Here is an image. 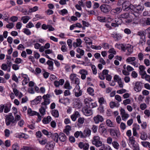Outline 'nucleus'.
I'll return each instance as SVG.
<instances>
[{"label": "nucleus", "mask_w": 150, "mask_h": 150, "mask_svg": "<svg viewBox=\"0 0 150 150\" xmlns=\"http://www.w3.org/2000/svg\"><path fill=\"white\" fill-rule=\"evenodd\" d=\"M64 86L65 88L69 90L71 89L72 88L71 86H70L69 82L68 81L66 82Z\"/></svg>", "instance_id": "f704fd0d"}, {"label": "nucleus", "mask_w": 150, "mask_h": 150, "mask_svg": "<svg viewBox=\"0 0 150 150\" xmlns=\"http://www.w3.org/2000/svg\"><path fill=\"white\" fill-rule=\"evenodd\" d=\"M52 115L55 117H59V114L57 110H54L52 112Z\"/></svg>", "instance_id": "bb28decb"}, {"label": "nucleus", "mask_w": 150, "mask_h": 150, "mask_svg": "<svg viewBox=\"0 0 150 150\" xmlns=\"http://www.w3.org/2000/svg\"><path fill=\"white\" fill-rule=\"evenodd\" d=\"M97 20L101 22H104L105 21V18L103 17L98 16L97 17Z\"/></svg>", "instance_id": "a19ab883"}, {"label": "nucleus", "mask_w": 150, "mask_h": 150, "mask_svg": "<svg viewBox=\"0 0 150 150\" xmlns=\"http://www.w3.org/2000/svg\"><path fill=\"white\" fill-rule=\"evenodd\" d=\"M110 133L111 136L115 138L119 137L120 135V133L119 131L116 129H110Z\"/></svg>", "instance_id": "0eeeda50"}, {"label": "nucleus", "mask_w": 150, "mask_h": 150, "mask_svg": "<svg viewBox=\"0 0 150 150\" xmlns=\"http://www.w3.org/2000/svg\"><path fill=\"white\" fill-rule=\"evenodd\" d=\"M93 119L96 124H98L100 122H102L104 120L103 117L99 115H98L94 117Z\"/></svg>", "instance_id": "ddd939ff"}, {"label": "nucleus", "mask_w": 150, "mask_h": 150, "mask_svg": "<svg viewBox=\"0 0 150 150\" xmlns=\"http://www.w3.org/2000/svg\"><path fill=\"white\" fill-rule=\"evenodd\" d=\"M112 144L115 149H118L119 148V145L117 142L114 141L112 142Z\"/></svg>", "instance_id": "72a5a7b5"}, {"label": "nucleus", "mask_w": 150, "mask_h": 150, "mask_svg": "<svg viewBox=\"0 0 150 150\" xmlns=\"http://www.w3.org/2000/svg\"><path fill=\"white\" fill-rule=\"evenodd\" d=\"M42 132L48 137H50V136H51V132H48L47 130L44 129L42 130Z\"/></svg>", "instance_id": "cd10ccee"}, {"label": "nucleus", "mask_w": 150, "mask_h": 150, "mask_svg": "<svg viewBox=\"0 0 150 150\" xmlns=\"http://www.w3.org/2000/svg\"><path fill=\"white\" fill-rule=\"evenodd\" d=\"M76 51L78 53H79L81 56H83L84 54V50L80 48H77L76 49Z\"/></svg>", "instance_id": "ea45409f"}, {"label": "nucleus", "mask_w": 150, "mask_h": 150, "mask_svg": "<svg viewBox=\"0 0 150 150\" xmlns=\"http://www.w3.org/2000/svg\"><path fill=\"white\" fill-rule=\"evenodd\" d=\"M101 11L104 13L108 12L111 10V7L109 5L107 4H103L100 7Z\"/></svg>", "instance_id": "6e6552de"}, {"label": "nucleus", "mask_w": 150, "mask_h": 150, "mask_svg": "<svg viewBox=\"0 0 150 150\" xmlns=\"http://www.w3.org/2000/svg\"><path fill=\"white\" fill-rule=\"evenodd\" d=\"M137 35L139 36L140 38L146 37V35L144 34V32L143 30L138 31L137 33Z\"/></svg>", "instance_id": "473e14b6"}, {"label": "nucleus", "mask_w": 150, "mask_h": 150, "mask_svg": "<svg viewBox=\"0 0 150 150\" xmlns=\"http://www.w3.org/2000/svg\"><path fill=\"white\" fill-rule=\"evenodd\" d=\"M12 149L13 150H18L19 149V147L18 144H13L12 146Z\"/></svg>", "instance_id": "3c124183"}, {"label": "nucleus", "mask_w": 150, "mask_h": 150, "mask_svg": "<svg viewBox=\"0 0 150 150\" xmlns=\"http://www.w3.org/2000/svg\"><path fill=\"white\" fill-rule=\"evenodd\" d=\"M74 90L75 91V95L76 97H78L82 95V92L80 90V88L79 86H76Z\"/></svg>", "instance_id": "f8f14e48"}, {"label": "nucleus", "mask_w": 150, "mask_h": 150, "mask_svg": "<svg viewBox=\"0 0 150 150\" xmlns=\"http://www.w3.org/2000/svg\"><path fill=\"white\" fill-rule=\"evenodd\" d=\"M146 37L140 38V40L139 41V44L143 45L146 42Z\"/></svg>", "instance_id": "c756f323"}, {"label": "nucleus", "mask_w": 150, "mask_h": 150, "mask_svg": "<svg viewBox=\"0 0 150 150\" xmlns=\"http://www.w3.org/2000/svg\"><path fill=\"white\" fill-rule=\"evenodd\" d=\"M76 76V74H71L70 75V78L71 81H74Z\"/></svg>", "instance_id": "e2e57ef3"}, {"label": "nucleus", "mask_w": 150, "mask_h": 150, "mask_svg": "<svg viewBox=\"0 0 150 150\" xmlns=\"http://www.w3.org/2000/svg\"><path fill=\"white\" fill-rule=\"evenodd\" d=\"M21 19L23 20V22L24 23H26L29 20V17L26 16L22 17Z\"/></svg>", "instance_id": "58836bf2"}, {"label": "nucleus", "mask_w": 150, "mask_h": 150, "mask_svg": "<svg viewBox=\"0 0 150 150\" xmlns=\"http://www.w3.org/2000/svg\"><path fill=\"white\" fill-rule=\"evenodd\" d=\"M5 136L6 137H8L10 134V132L9 129H6L4 131Z\"/></svg>", "instance_id": "13d9d810"}, {"label": "nucleus", "mask_w": 150, "mask_h": 150, "mask_svg": "<svg viewBox=\"0 0 150 150\" xmlns=\"http://www.w3.org/2000/svg\"><path fill=\"white\" fill-rule=\"evenodd\" d=\"M117 47L119 49L121 48L122 50L124 51H125L127 50L128 52L127 54L128 55L130 54L133 52V49L129 44H119L118 45Z\"/></svg>", "instance_id": "f257e3e1"}, {"label": "nucleus", "mask_w": 150, "mask_h": 150, "mask_svg": "<svg viewBox=\"0 0 150 150\" xmlns=\"http://www.w3.org/2000/svg\"><path fill=\"white\" fill-rule=\"evenodd\" d=\"M6 123L7 126L9 125L11 123L12 126H14L16 124V122L14 120L13 116L7 117L6 119Z\"/></svg>", "instance_id": "20e7f679"}, {"label": "nucleus", "mask_w": 150, "mask_h": 150, "mask_svg": "<svg viewBox=\"0 0 150 150\" xmlns=\"http://www.w3.org/2000/svg\"><path fill=\"white\" fill-rule=\"evenodd\" d=\"M129 139V140L130 141L129 142L131 144L136 143L135 140V138L133 137L132 136L130 137Z\"/></svg>", "instance_id": "603ef678"}, {"label": "nucleus", "mask_w": 150, "mask_h": 150, "mask_svg": "<svg viewBox=\"0 0 150 150\" xmlns=\"http://www.w3.org/2000/svg\"><path fill=\"white\" fill-rule=\"evenodd\" d=\"M38 10V7L36 6H35L33 8H30L29 10V12L30 13L34 12Z\"/></svg>", "instance_id": "37998d69"}, {"label": "nucleus", "mask_w": 150, "mask_h": 150, "mask_svg": "<svg viewBox=\"0 0 150 150\" xmlns=\"http://www.w3.org/2000/svg\"><path fill=\"white\" fill-rule=\"evenodd\" d=\"M8 67V65L5 64H2L1 67L2 69L4 71L6 70Z\"/></svg>", "instance_id": "052dcab7"}, {"label": "nucleus", "mask_w": 150, "mask_h": 150, "mask_svg": "<svg viewBox=\"0 0 150 150\" xmlns=\"http://www.w3.org/2000/svg\"><path fill=\"white\" fill-rule=\"evenodd\" d=\"M43 99L44 100V102L41 103L42 105H46L50 104V101L49 99L47 98L46 96H43L42 97Z\"/></svg>", "instance_id": "6ab92c4d"}, {"label": "nucleus", "mask_w": 150, "mask_h": 150, "mask_svg": "<svg viewBox=\"0 0 150 150\" xmlns=\"http://www.w3.org/2000/svg\"><path fill=\"white\" fill-rule=\"evenodd\" d=\"M107 125L109 127H112V121L108 119L106 121Z\"/></svg>", "instance_id": "de8ad7c7"}, {"label": "nucleus", "mask_w": 150, "mask_h": 150, "mask_svg": "<svg viewBox=\"0 0 150 150\" xmlns=\"http://www.w3.org/2000/svg\"><path fill=\"white\" fill-rule=\"evenodd\" d=\"M133 85H134V89L136 92L140 91L143 87L142 83L139 81H137L134 84L133 83Z\"/></svg>", "instance_id": "423d86ee"}, {"label": "nucleus", "mask_w": 150, "mask_h": 150, "mask_svg": "<svg viewBox=\"0 0 150 150\" xmlns=\"http://www.w3.org/2000/svg\"><path fill=\"white\" fill-rule=\"evenodd\" d=\"M59 138L61 142H64L67 139V137L65 134L63 133H60L59 134Z\"/></svg>", "instance_id": "dca6fc26"}, {"label": "nucleus", "mask_w": 150, "mask_h": 150, "mask_svg": "<svg viewBox=\"0 0 150 150\" xmlns=\"http://www.w3.org/2000/svg\"><path fill=\"white\" fill-rule=\"evenodd\" d=\"M129 18V14L128 13H125L121 14L120 16V18L124 19H126L125 22L126 23H129L132 21L128 18Z\"/></svg>", "instance_id": "1a4fd4ad"}, {"label": "nucleus", "mask_w": 150, "mask_h": 150, "mask_svg": "<svg viewBox=\"0 0 150 150\" xmlns=\"http://www.w3.org/2000/svg\"><path fill=\"white\" fill-rule=\"evenodd\" d=\"M12 79L15 81L16 83H18V79L15 74L13 75L12 76Z\"/></svg>", "instance_id": "0e129e2a"}, {"label": "nucleus", "mask_w": 150, "mask_h": 150, "mask_svg": "<svg viewBox=\"0 0 150 150\" xmlns=\"http://www.w3.org/2000/svg\"><path fill=\"white\" fill-rule=\"evenodd\" d=\"M115 22L118 24V25H120L122 23V20L120 18H115Z\"/></svg>", "instance_id": "c03bdc74"}, {"label": "nucleus", "mask_w": 150, "mask_h": 150, "mask_svg": "<svg viewBox=\"0 0 150 150\" xmlns=\"http://www.w3.org/2000/svg\"><path fill=\"white\" fill-rule=\"evenodd\" d=\"M128 2H127V1H124L123 3L122 4V8L124 10H125L127 9H128V10L129 8H130V6H129L127 5V3Z\"/></svg>", "instance_id": "c85d7f7f"}, {"label": "nucleus", "mask_w": 150, "mask_h": 150, "mask_svg": "<svg viewBox=\"0 0 150 150\" xmlns=\"http://www.w3.org/2000/svg\"><path fill=\"white\" fill-rule=\"evenodd\" d=\"M18 19V18L17 16H13L11 17L10 20L11 21L14 22L17 21Z\"/></svg>", "instance_id": "8fccbe9b"}, {"label": "nucleus", "mask_w": 150, "mask_h": 150, "mask_svg": "<svg viewBox=\"0 0 150 150\" xmlns=\"http://www.w3.org/2000/svg\"><path fill=\"white\" fill-rule=\"evenodd\" d=\"M29 81V79H28L26 77H24V79L23 81L22 85H25L27 84L28 82Z\"/></svg>", "instance_id": "680f3d73"}, {"label": "nucleus", "mask_w": 150, "mask_h": 150, "mask_svg": "<svg viewBox=\"0 0 150 150\" xmlns=\"http://www.w3.org/2000/svg\"><path fill=\"white\" fill-rule=\"evenodd\" d=\"M122 120L124 121H125L129 117V115L127 113L122 115H121Z\"/></svg>", "instance_id": "49530a36"}, {"label": "nucleus", "mask_w": 150, "mask_h": 150, "mask_svg": "<svg viewBox=\"0 0 150 150\" xmlns=\"http://www.w3.org/2000/svg\"><path fill=\"white\" fill-rule=\"evenodd\" d=\"M85 119L83 117H79L78 120L77 125L78 126H81L84 123Z\"/></svg>", "instance_id": "412c9836"}, {"label": "nucleus", "mask_w": 150, "mask_h": 150, "mask_svg": "<svg viewBox=\"0 0 150 150\" xmlns=\"http://www.w3.org/2000/svg\"><path fill=\"white\" fill-rule=\"evenodd\" d=\"M100 138L98 136H95L92 140V144L97 147H99L102 146V143L100 140Z\"/></svg>", "instance_id": "f03ea898"}, {"label": "nucleus", "mask_w": 150, "mask_h": 150, "mask_svg": "<svg viewBox=\"0 0 150 150\" xmlns=\"http://www.w3.org/2000/svg\"><path fill=\"white\" fill-rule=\"evenodd\" d=\"M42 99V97L41 96H37L35 99L31 101V103L33 105L38 104Z\"/></svg>", "instance_id": "f3484780"}, {"label": "nucleus", "mask_w": 150, "mask_h": 150, "mask_svg": "<svg viewBox=\"0 0 150 150\" xmlns=\"http://www.w3.org/2000/svg\"><path fill=\"white\" fill-rule=\"evenodd\" d=\"M144 78L145 80L148 81L149 83L150 82V75L146 74L145 76H144Z\"/></svg>", "instance_id": "774afa93"}, {"label": "nucleus", "mask_w": 150, "mask_h": 150, "mask_svg": "<svg viewBox=\"0 0 150 150\" xmlns=\"http://www.w3.org/2000/svg\"><path fill=\"white\" fill-rule=\"evenodd\" d=\"M55 143L53 141H48L47 143L44 150H53Z\"/></svg>", "instance_id": "39448f33"}, {"label": "nucleus", "mask_w": 150, "mask_h": 150, "mask_svg": "<svg viewBox=\"0 0 150 150\" xmlns=\"http://www.w3.org/2000/svg\"><path fill=\"white\" fill-rule=\"evenodd\" d=\"M91 68L93 74L95 75L97 73V71L95 66L94 65H92Z\"/></svg>", "instance_id": "864d4df0"}, {"label": "nucleus", "mask_w": 150, "mask_h": 150, "mask_svg": "<svg viewBox=\"0 0 150 150\" xmlns=\"http://www.w3.org/2000/svg\"><path fill=\"white\" fill-rule=\"evenodd\" d=\"M147 137V134L144 132H142L141 133L140 138L143 140H146Z\"/></svg>", "instance_id": "b1692460"}, {"label": "nucleus", "mask_w": 150, "mask_h": 150, "mask_svg": "<svg viewBox=\"0 0 150 150\" xmlns=\"http://www.w3.org/2000/svg\"><path fill=\"white\" fill-rule=\"evenodd\" d=\"M91 131L88 128L85 129L83 132V138H86V137H89L91 134Z\"/></svg>", "instance_id": "2eb2a0df"}, {"label": "nucleus", "mask_w": 150, "mask_h": 150, "mask_svg": "<svg viewBox=\"0 0 150 150\" xmlns=\"http://www.w3.org/2000/svg\"><path fill=\"white\" fill-rule=\"evenodd\" d=\"M51 136H50V137L52 138L56 142H58V138L59 135L57 133H55L54 134H52L51 133Z\"/></svg>", "instance_id": "a211bd4d"}, {"label": "nucleus", "mask_w": 150, "mask_h": 150, "mask_svg": "<svg viewBox=\"0 0 150 150\" xmlns=\"http://www.w3.org/2000/svg\"><path fill=\"white\" fill-rule=\"evenodd\" d=\"M18 136L19 138H23L25 139H28L29 137V136L28 135L22 133L19 134Z\"/></svg>", "instance_id": "7c9ffc66"}, {"label": "nucleus", "mask_w": 150, "mask_h": 150, "mask_svg": "<svg viewBox=\"0 0 150 150\" xmlns=\"http://www.w3.org/2000/svg\"><path fill=\"white\" fill-rule=\"evenodd\" d=\"M145 23L146 24V25H150V18H145Z\"/></svg>", "instance_id": "338daca9"}, {"label": "nucleus", "mask_w": 150, "mask_h": 150, "mask_svg": "<svg viewBox=\"0 0 150 150\" xmlns=\"http://www.w3.org/2000/svg\"><path fill=\"white\" fill-rule=\"evenodd\" d=\"M72 40L70 39H68L67 41V44L69 47V48H71L72 47Z\"/></svg>", "instance_id": "bf43d9fd"}, {"label": "nucleus", "mask_w": 150, "mask_h": 150, "mask_svg": "<svg viewBox=\"0 0 150 150\" xmlns=\"http://www.w3.org/2000/svg\"><path fill=\"white\" fill-rule=\"evenodd\" d=\"M79 147L81 149L84 150H88L89 147V145L88 143L80 142L78 144Z\"/></svg>", "instance_id": "9d476101"}, {"label": "nucleus", "mask_w": 150, "mask_h": 150, "mask_svg": "<svg viewBox=\"0 0 150 150\" xmlns=\"http://www.w3.org/2000/svg\"><path fill=\"white\" fill-rule=\"evenodd\" d=\"M23 32L27 35H29L31 34V33L30 30L28 29L24 28Z\"/></svg>", "instance_id": "4d7b16f0"}, {"label": "nucleus", "mask_w": 150, "mask_h": 150, "mask_svg": "<svg viewBox=\"0 0 150 150\" xmlns=\"http://www.w3.org/2000/svg\"><path fill=\"white\" fill-rule=\"evenodd\" d=\"M74 136L76 138H78L79 136L81 138H83V132L81 131H77L75 133Z\"/></svg>", "instance_id": "393cba45"}, {"label": "nucleus", "mask_w": 150, "mask_h": 150, "mask_svg": "<svg viewBox=\"0 0 150 150\" xmlns=\"http://www.w3.org/2000/svg\"><path fill=\"white\" fill-rule=\"evenodd\" d=\"M79 73L81 74V78L82 80H84L86 78V75L88 74V71L84 69L80 70Z\"/></svg>", "instance_id": "4468645a"}, {"label": "nucleus", "mask_w": 150, "mask_h": 150, "mask_svg": "<svg viewBox=\"0 0 150 150\" xmlns=\"http://www.w3.org/2000/svg\"><path fill=\"white\" fill-rule=\"evenodd\" d=\"M119 104L117 106L115 103L114 102H111L110 103V107L111 108H113L115 107H118L119 106Z\"/></svg>", "instance_id": "a18cd8bd"}, {"label": "nucleus", "mask_w": 150, "mask_h": 150, "mask_svg": "<svg viewBox=\"0 0 150 150\" xmlns=\"http://www.w3.org/2000/svg\"><path fill=\"white\" fill-rule=\"evenodd\" d=\"M150 143L147 142H142L141 144L144 147H147V146H149Z\"/></svg>", "instance_id": "5fc2aeb1"}, {"label": "nucleus", "mask_w": 150, "mask_h": 150, "mask_svg": "<svg viewBox=\"0 0 150 150\" xmlns=\"http://www.w3.org/2000/svg\"><path fill=\"white\" fill-rule=\"evenodd\" d=\"M136 58L134 57H129L127 58L126 61L128 62H133L136 60Z\"/></svg>", "instance_id": "c9c22d12"}, {"label": "nucleus", "mask_w": 150, "mask_h": 150, "mask_svg": "<svg viewBox=\"0 0 150 150\" xmlns=\"http://www.w3.org/2000/svg\"><path fill=\"white\" fill-rule=\"evenodd\" d=\"M39 143L41 145H44L46 144L48 142L47 139L46 138H42L38 139Z\"/></svg>", "instance_id": "4be33fe9"}, {"label": "nucleus", "mask_w": 150, "mask_h": 150, "mask_svg": "<svg viewBox=\"0 0 150 150\" xmlns=\"http://www.w3.org/2000/svg\"><path fill=\"white\" fill-rule=\"evenodd\" d=\"M112 11L115 13H118L122 11V9L121 8L118 7L115 9H113Z\"/></svg>", "instance_id": "2f4dec72"}, {"label": "nucleus", "mask_w": 150, "mask_h": 150, "mask_svg": "<svg viewBox=\"0 0 150 150\" xmlns=\"http://www.w3.org/2000/svg\"><path fill=\"white\" fill-rule=\"evenodd\" d=\"M111 35V36L114 38L115 40H117L121 38V37L117 34H112Z\"/></svg>", "instance_id": "e433bc0d"}, {"label": "nucleus", "mask_w": 150, "mask_h": 150, "mask_svg": "<svg viewBox=\"0 0 150 150\" xmlns=\"http://www.w3.org/2000/svg\"><path fill=\"white\" fill-rule=\"evenodd\" d=\"M131 100L129 99H127L125 100H124L123 101V103L125 105H126L127 104H129Z\"/></svg>", "instance_id": "69168bd1"}, {"label": "nucleus", "mask_w": 150, "mask_h": 150, "mask_svg": "<svg viewBox=\"0 0 150 150\" xmlns=\"http://www.w3.org/2000/svg\"><path fill=\"white\" fill-rule=\"evenodd\" d=\"M10 106L9 105H6L4 106V112L6 113L8 112L10 110Z\"/></svg>", "instance_id": "79ce46f5"}, {"label": "nucleus", "mask_w": 150, "mask_h": 150, "mask_svg": "<svg viewBox=\"0 0 150 150\" xmlns=\"http://www.w3.org/2000/svg\"><path fill=\"white\" fill-rule=\"evenodd\" d=\"M99 129L102 133H106L107 132L106 129L103 123L101 124L99 126Z\"/></svg>", "instance_id": "aec40b11"}, {"label": "nucleus", "mask_w": 150, "mask_h": 150, "mask_svg": "<svg viewBox=\"0 0 150 150\" xmlns=\"http://www.w3.org/2000/svg\"><path fill=\"white\" fill-rule=\"evenodd\" d=\"M87 91L89 94L92 96L94 95V90L93 88L91 87L88 88L87 89Z\"/></svg>", "instance_id": "4c0bfd02"}, {"label": "nucleus", "mask_w": 150, "mask_h": 150, "mask_svg": "<svg viewBox=\"0 0 150 150\" xmlns=\"http://www.w3.org/2000/svg\"><path fill=\"white\" fill-rule=\"evenodd\" d=\"M108 52L109 53H112L114 54H116V51L113 48H110L108 51Z\"/></svg>", "instance_id": "6e6d98bb"}, {"label": "nucleus", "mask_w": 150, "mask_h": 150, "mask_svg": "<svg viewBox=\"0 0 150 150\" xmlns=\"http://www.w3.org/2000/svg\"><path fill=\"white\" fill-rule=\"evenodd\" d=\"M27 113L30 116L37 115L38 116V118L40 119V120L41 119V116L39 114L35 111H33L30 108H28L27 110Z\"/></svg>", "instance_id": "9b49d317"}, {"label": "nucleus", "mask_w": 150, "mask_h": 150, "mask_svg": "<svg viewBox=\"0 0 150 150\" xmlns=\"http://www.w3.org/2000/svg\"><path fill=\"white\" fill-rule=\"evenodd\" d=\"M131 145L132 146V149L133 150H140L139 145L138 143H135Z\"/></svg>", "instance_id": "a878e982"}, {"label": "nucleus", "mask_w": 150, "mask_h": 150, "mask_svg": "<svg viewBox=\"0 0 150 150\" xmlns=\"http://www.w3.org/2000/svg\"><path fill=\"white\" fill-rule=\"evenodd\" d=\"M82 111L84 114L86 116H89L92 114V111L90 105H86L83 109Z\"/></svg>", "instance_id": "7ed1b4c3"}, {"label": "nucleus", "mask_w": 150, "mask_h": 150, "mask_svg": "<svg viewBox=\"0 0 150 150\" xmlns=\"http://www.w3.org/2000/svg\"><path fill=\"white\" fill-rule=\"evenodd\" d=\"M139 69L140 70L139 71V74L146 73V71L144 70L145 69L144 66L142 65H140L139 67Z\"/></svg>", "instance_id": "5701e85b"}, {"label": "nucleus", "mask_w": 150, "mask_h": 150, "mask_svg": "<svg viewBox=\"0 0 150 150\" xmlns=\"http://www.w3.org/2000/svg\"><path fill=\"white\" fill-rule=\"evenodd\" d=\"M105 100L103 97H101L98 99V102L100 103V105H102L104 103Z\"/></svg>", "instance_id": "09e8293b"}]
</instances>
